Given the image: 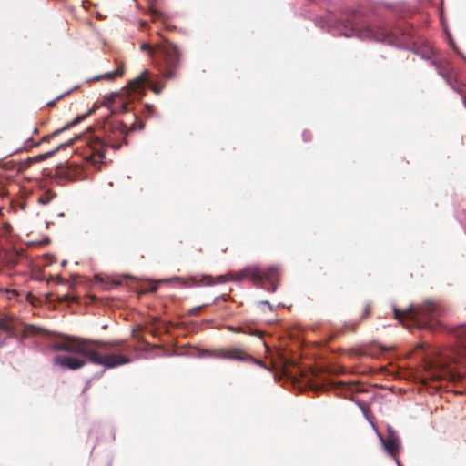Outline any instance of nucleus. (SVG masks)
<instances>
[{"mask_svg":"<svg viewBox=\"0 0 466 466\" xmlns=\"http://www.w3.org/2000/svg\"><path fill=\"white\" fill-rule=\"evenodd\" d=\"M54 351H65L81 355L91 363L113 369L131 362L129 346L125 340H92L79 337L61 336L51 344Z\"/></svg>","mask_w":466,"mask_h":466,"instance_id":"nucleus-1","label":"nucleus"},{"mask_svg":"<svg viewBox=\"0 0 466 466\" xmlns=\"http://www.w3.org/2000/svg\"><path fill=\"white\" fill-rule=\"evenodd\" d=\"M457 349L426 365V379L431 380H461L465 373L457 366H466V324L456 330Z\"/></svg>","mask_w":466,"mask_h":466,"instance_id":"nucleus-2","label":"nucleus"},{"mask_svg":"<svg viewBox=\"0 0 466 466\" xmlns=\"http://www.w3.org/2000/svg\"><path fill=\"white\" fill-rule=\"evenodd\" d=\"M100 128L105 136V139L99 136H91L86 138V145L90 153L86 152V158L94 164L102 162L106 157L105 151L107 147L117 150L121 147L119 140L126 142L125 137L129 131L135 130L137 127L132 124L129 128L122 121L113 116H106L103 119Z\"/></svg>","mask_w":466,"mask_h":466,"instance_id":"nucleus-3","label":"nucleus"},{"mask_svg":"<svg viewBox=\"0 0 466 466\" xmlns=\"http://www.w3.org/2000/svg\"><path fill=\"white\" fill-rule=\"evenodd\" d=\"M394 317L406 328L433 329L441 315L440 306L433 301H426L420 307L410 306L405 309L393 308Z\"/></svg>","mask_w":466,"mask_h":466,"instance_id":"nucleus-4","label":"nucleus"},{"mask_svg":"<svg viewBox=\"0 0 466 466\" xmlns=\"http://www.w3.org/2000/svg\"><path fill=\"white\" fill-rule=\"evenodd\" d=\"M280 279V271L278 267L271 266L261 269L258 266H249L237 272H229L217 277L218 283L227 281L250 280L255 286L260 287L269 292H275L277 284Z\"/></svg>","mask_w":466,"mask_h":466,"instance_id":"nucleus-5","label":"nucleus"},{"mask_svg":"<svg viewBox=\"0 0 466 466\" xmlns=\"http://www.w3.org/2000/svg\"><path fill=\"white\" fill-rule=\"evenodd\" d=\"M157 63L166 80L175 79L179 72L183 51L181 48L167 38L157 43Z\"/></svg>","mask_w":466,"mask_h":466,"instance_id":"nucleus-6","label":"nucleus"},{"mask_svg":"<svg viewBox=\"0 0 466 466\" xmlns=\"http://www.w3.org/2000/svg\"><path fill=\"white\" fill-rule=\"evenodd\" d=\"M343 27L344 35L348 37L357 36L360 39L390 42L391 33L386 27L371 25L358 14L348 15L343 22Z\"/></svg>","mask_w":466,"mask_h":466,"instance_id":"nucleus-7","label":"nucleus"},{"mask_svg":"<svg viewBox=\"0 0 466 466\" xmlns=\"http://www.w3.org/2000/svg\"><path fill=\"white\" fill-rule=\"evenodd\" d=\"M203 356H209L218 359L246 362L251 360V355L239 347L220 348L214 350H204Z\"/></svg>","mask_w":466,"mask_h":466,"instance_id":"nucleus-8","label":"nucleus"},{"mask_svg":"<svg viewBox=\"0 0 466 466\" xmlns=\"http://www.w3.org/2000/svg\"><path fill=\"white\" fill-rule=\"evenodd\" d=\"M53 364L62 369L76 370L83 368L86 361L69 355H56L53 358Z\"/></svg>","mask_w":466,"mask_h":466,"instance_id":"nucleus-9","label":"nucleus"},{"mask_svg":"<svg viewBox=\"0 0 466 466\" xmlns=\"http://www.w3.org/2000/svg\"><path fill=\"white\" fill-rule=\"evenodd\" d=\"M380 440L388 453L395 460L398 459L397 454L400 452V443L397 433L390 428L388 430V437L386 439L380 437Z\"/></svg>","mask_w":466,"mask_h":466,"instance_id":"nucleus-10","label":"nucleus"},{"mask_svg":"<svg viewBox=\"0 0 466 466\" xmlns=\"http://www.w3.org/2000/svg\"><path fill=\"white\" fill-rule=\"evenodd\" d=\"M103 106H107L111 115L125 113L128 111V105L118 96H113L105 99Z\"/></svg>","mask_w":466,"mask_h":466,"instance_id":"nucleus-11","label":"nucleus"},{"mask_svg":"<svg viewBox=\"0 0 466 466\" xmlns=\"http://www.w3.org/2000/svg\"><path fill=\"white\" fill-rule=\"evenodd\" d=\"M15 331V324L12 318L0 315V347L5 344L7 338Z\"/></svg>","mask_w":466,"mask_h":466,"instance_id":"nucleus-12","label":"nucleus"},{"mask_svg":"<svg viewBox=\"0 0 466 466\" xmlns=\"http://www.w3.org/2000/svg\"><path fill=\"white\" fill-rule=\"evenodd\" d=\"M94 111H95L94 108L90 109L86 114H84L81 116H78V117L75 118L72 122H70L67 125H66L64 128L57 129V130L54 131L53 133H51L50 135L45 136L42 138L41 141H39V142H37L35 144H31L32 139L28 138L25 141V147H31L33 146H38L43 141H48L50 139V137H56V136L59 135L63 130H66V129L69 128L70 127H73V126L76 125L81 120L85 119L87 116L91 115Z\"/></svg>","mask_w":466,"mask_h":466,"instance_id":"nucleus-13","label":"nucleus"},{"mask_svg":"<svg viewBox=\"0 0 466 466\" xmlns=\"http://www.w3.org/2000/svg\"><path fill=\"white\" fill-rule=\"evenodd\" d=\"M148 76L149 72L147 70L143 71L138 76L128 83L127 88L131 92L141 93L144 90L145 86L147 85Z\"/></svg>","mask_w":466,"mask_h":466,"instance_id":"nucleus-14","label":"nucleus"},{"mask_svg":"<svg viewBox=\"0 0 466 466\" xmlns=\"http://www.w3.org/2000/svg\"><path fill=\"white\" fill-rule=\"evenodd\" d=\"M227 329L234 333H243L250 336H257L258 338H262L264 335L263 331L257 329H253L248 325L227 326Z\"/></svg>","mask_w":466,"mask_h":466,"instance_id":"nucleus-15","label":"nucleus"},{"mask_svg":"<svg viewBox=\"0 0 466 466\" xmlns=\"http://www.w3.org/2000/svg\"><path fill=\"white\" fill-rule=\"evenodd\" d=\"M124 75V66L121 65L117 69L107 72L102 75H99L97 76H95L92 81H100V80H106V81H114L117 77H121Z\"/></svg>","mask_w":466,"mask_h":466,"instance_id":"nucleus-16","label":"nucleus"},{"mask_svg":"<svg viewBox=\"0 0 466 466\" xmlns=\"http://www.w3.org/2000/svg\"><path fill=\"white\" fill-rule=\"evenodd\" d=\"M73 142H74V139H70L66 143L60 144L54 150L48 151V152H46L45 154H41V155L35 156L34 157H29L28 158V162L35 163V162H39V161H42V160H46V159L51 157L56 152L60 150L62 147H66V146H71L73 144Z\"/></svg>","mask_w":466,"mask_h":466,"instance_id":"nucleus-17","label":"nucleus"},{"mask_svg":"<svg viewBox=\"0 0 466 466\" xmlns=\"http://www.w3.org/2000/svg\"><path fill=\"white\" fill-rule=\"evenodd\" d=\"M214 283H215V281L212 279L211 276H209V275H203L201 277L200 280H198L197 278L192 277V278L187 279L186 280L185 284L187 286L190 287V286H198V285H200V284L211 286Z\"/></svg>","mask_w":466,"mask_h":466,"instance_id":"nucleus-18","label":"nucleus"},{"mask_svg":"<svg viewBox=\"0 0 466 466\" xmlns=\"http://www.w3.org/2000/svg\"><path fill=\"white\" fill-rule=\"evenodd\" d=\"M23 256V251H12L6 255L5 263L9 267H15L19 263V260Z\"/></svg>","mask_w":466,"mask_h":466,"instance_id":"nucleus-19","label":"nucleus"},{"mask_svg":"<svg viewBox=\"0 0 466 466\" xmlns=\"http://www.w3.org/2000/svg\"><path fill=\"white\" fill-rule=\"evenodd\" d=\"M437 70L439 74L445 79V81L452 86V75L449 68L441 67L437 63H435Z\"/></svg>","mask_w":466,"mask_h":466,"instance_id":"nucleus-20","label":"nucleus"},{"mask_svg":"<svg viewBox=\"0 0 466 466\" xmlns=\"http://www.w3.org/2000/svg\"><path fill=\"white\" fill-rule=\"evenodd\" d=\"M147 86L157 95H159L165 88V84L154 82L153 80L150 79L149 76H148Z\"/></svg>","mask_w":466,"mask_h":466,"instance_id":"nucleus-21","label":"nucleus"},{"mask_svg":"<svg viewBox=\"0 0 466 466\" xmlns=\"http://www.w3.org/2000/svg\"><path fill=\"white\" fill-rule=\"evenodd\" d=\"M140 49L142 51L147 52L150 57H153L155 55L157 56V44L152 46L150 44L145 43L140 46Z\"/></svg>","mask_w":466,"mask_h":466,"instance_id":"nucleus-22","label":"nucleus"},{"mask_svg":"<svg viewBox=\"0 0 466 466\" xmlns=\"http://www.w3.org/2000/svg\"><path fill=\"white\" fill-rule=\"evenodd\" d=\"M56 196V195L55 193H53L51 190H48L41 197H39L38 202L43 205L48 204Z\"/></svg>","mask_w":466,"mask_h":466,"instance_id":"nucleus-23","label":"nucleus"},{"mask_svg":"<svg viewBox=\"0 0 466 466\" xmlns=\"http://www.w3.org/2000/svg\"><path fill=\"white\" fill-rule=\"evenodd\" d=\"M13 228L9 222H4L1 228V235L3 237H8L12 233Z\"/></svg>","mask_w":466,"mask_h":466,"instance_id":"nucleus-24","label":"nucleus"},{"mask_svg":"<svg viewBox=\"0 0 466 466\" xmlns=\"http://www.w3.org/2000/svg\"><path fill=\"white\" fill-rule=\"evenodd\" d=\"M26 329L29 333L34 334V335L41 334L44 332L43 329L36 327V326H33V325L27 326Z\"/></svg>","mask_w":466,"mask_h":466,"instance_id":"nucleus-25","label":"nucleus"},{"mask_svg":"<svg viewBox=\"0 0 466 466\" xmlns=\"http://www.w3.org/2000/svg\"><path fill=\"white\" fill-rule=\"evenodd\" d=\"M370 309H371L370 304V303H366L364 308H363L361 316H360V320H363L364 319H366V318H368L370 316Z\"/></svg>","mask_w":466,"mask_h":466,"instance_id":"nucleus-26","label":"nucleus"},{"mask_svg":"<svg viewBox=\"0 0 466 466\" xmlns=\"http://www.w3.org/2000/svg\"><path fill=\"white\" fill-rule=\"evenodd\" d=\"M207 306V304H203L201 306L195 307L188 310V315L190 316H198L199 315L202 309H204Z\"/></svg>","mask_w":466,"mask_h":466,"instance_id":"nucleus-27","label":"nucleus"},{"mask_svg":"<svg viewBox=\"0 0 466 466\" xmlns=\"http://www.w3.org/2000/svg\"><path fill=\"white\" fill-rule=\"evenodd\" d=\"M120 281L119 280H108L106 282H105V289H111L112 287H116L118 285H120Z\"/></svg>","mask_w":466,"mask_h":466,"instance_id":"nucleus-28","label":"nucleus"},{"mask_svg":"<svg viewBox=\"0 0 466 466\" xmlns=\"http://www.w3.org/2000/svg\"><path fill=\"white\" fill-rule=\"evenodd\" d=\"M246 362H251L258 366L263 367L265 369L267 368L265 363L262 360H257L253 356H251V360H246Z\"/></svg>","mask_w":466,"mask_h":466,"instance_id":"nucleus-29","label":"nucleus"},{"mask_svg":"<svg viewBox=\"0 0 466 466\" xmlns=\"http://www.w3.org/2000/svg\"><path fill=\"white\" fill-rule=\"evenodd\" d=\"M69 93H70V91L66 92V93H64V94H62V95H59L56 99H54V100H52V101L47 102V106H54L56 105V102L57 100L61 99L64 96H66V95H67V94H69Z\"/></svg>","mask_w":466,"mask_h":466,"instance_id":"nucleus-30","label":"nucleus"},{"mask_svg":"<svg viewBox=\"0 0 466 466\" xmlns=\"http://www.w3.org/2000/svg\"><path fill=\"white\" fill-rule=\"evenodd\" d=\"M358 324H359V322L352 323V324H346L344 328H345V329H349L350 331L354 332L357 329Z\"/></svg>","mask_w":466,"mask_h":466,"instance_id":"nucleus-31","label":"nucleus"},{"mask_svg":"<svg viewBox=\"0 0 466 466\" xmlns=\"http://www.w3.org/2000/svg\"><path fill=\"white\" fill-rule=\"evenodd\" d=\"M32 163H33V162H28V158H27L25 161H24V162L21 164L20 170H21V169H25V168L29 167L31 166V164H32Z\"/></svg>","mask_w":466,"mask_h":466,"instance_id":"nucleus-32","label":"nucleus"},{"mask_svg":"<svg viewBox=\"0 0 466 466\" xmlns=\"http://www.w3.org/2000/svg\"><path fill=\"white\" fill-rule=\"evenodd\" d=\"M138 128H139V129H143V128H144V124H143V122H141V121L139 122V124H138Z\"/></svg>","mask_w":466,"mask_h":466,"instance_id":"nucleus-33","label":"nucleus"},{"mask_svg":"<svg viewBox=\"0 0 466 466\" xmlns=\"http://www.w3.org/2000/svg\"><path fill=\"white\" fill-rule=\"evenodd\" d=\"M396 463L398 466H403L399 459H396Z\"/></svg>","mask_w":466,"mask_h":466,"instance_id":"nucleus-34","label":"nucleus"},{"mask_svg":"<svg viewBox=\"0 0 466 466\" xmlns=\"http://www.w3.org/2000/svg\"><path fill=\"white\" fill-rule=\"evenodd\" d=\"M463 104H464V106L466 107V96H463Z\"/></svg>","mask_w":466,"mask_h":466,"instance_id":"nucleus-35","label":"nucleus"},{"mask_svg":"<svg viewBox=\"0 0 466 466\" xmlns=\"http://www.w3.org/2000/svg\"><path fill=\"white\" fill-rule=\"evenodd\" d=\"M96 279L101 282H104V279L102 278L96 277Z\"/></svg>","mask_w":466,"mask_h":466,"instance_id":"nucleus-36","label":"nucleus"},{"mask_svg":"<svg viewBox=\"0 0 466 466\" xmlns=\"http://www.w3.org/2000/svg\"><path fill=\"white\" fill-rule=\"evenodd\" d=\"M132 117L135 119V121H137V116L133 115V116H132Z\"/></svg>","mask_w":466,"mask_h":466,"instance_id":"nucleus-37","label":"nucleus"},{"mask_svg":"<svg viewBox=\"0 0 466 466\" xmlns=\"http://www.w3.org/2000/svg\"><path fill=\"white\" fill-rule=\"evenodd\" d=\"M34 133H38V129H37V128H35V129H34Z\"/></svg>","mask_w":466,"mask_h":466,"instance_id":"nucleus-38","label":"nucleus"}]
</instances>
